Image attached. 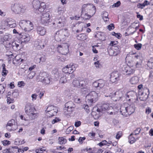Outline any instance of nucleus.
Listing matches in <instances>:
<instances>
[{
	"instance_id": "58",
	"label": "nucleus",
	"mask_w": 153,
	"mask_h": 153,
	"mask_svg": "<svg viewBox=\"0 0 153 153\" xmlns=\"http://www.w3.org/2000/svg\"><path fill=\"white\" fill-rule=\"evenodd\" d=\"M68 67H67V65L65 67H64L62 69V70L63 72L65 73L66 74L69 73L68 71Z\"/></svg>"
},
{
	"instance_id": "64",
	"label": "nucleus",
	"mask_w": 153,
	"mask_h": 153,
	"mask_svg": "<svg viewBox=\"0 0 153 153\" xmlns=\"http://www.w3.org/2000/svg\"><path fill=\"white\" fill-rule=\"evenodd\" d=\"M151 112V109L149 107H147L146 111V113L147 114H149Z\"/></svg>"
},
{
	"instance_id": "60",
	"label": "nucleus",
	"mask_w": 153,
	"mask_h": 153,
	"mask_svg": "<svg viewBox=\"0 0 153 153\" xmlns=\"http://www.w3.org/2000/svg\"><path fill=\"white\" fill-rule=\"evenodd\" d=\"M3 32L2 31H0V41L2 42L3 41V38H4Z\"/></svg>"
},
{
	"instance_id": "22",
	"label": "nucleus",
	"mask_w": 153,
	"mask_h": 153,
	"mask_svg": "<svg viewBox=\"0 0 153 153\" xmlns=\"http://www.w3.org/2000/svg\"><path fill=\"white\" fill-rule=\"evenodd\" d=\"M85 81L84 80H79L75 79L73 80L72 84L74 87L80 88L82 86V84Z\"/></svg>"
},
{
	"instance_id": "1",
	"label": "nucleus",
	"mask_w": 153,
	"mask_h": 153,
	"mask_svg": "<svg viewBox=\"0 0 153 153\" xmlns=\"http://www.w3.org/2000/svg\"><path fill=\"white\" fill-rule=\"evenodd\" d=\"M25 111L26 114L29 116L30 119L32 120L37 118V114L35 112L36 109L30 103H27L26 105Z\"/></svg>"
},
{
	"instance_id": "45",
	"label": "nucleus",
	"mask_w": 153,
	"mask_h": 153,
	"mask_svg": "<svg viewBox=\"0 0 153 153\" xmlns=\"http://www.w3.org/2000/svg\"><path fill=\"white\" fill-rule=\"evenodd\" d=\"M114 24L112 23L110 24L107 27V28L109 30H113L114 29Z\"/></svg>"
},
{
	"instance_id": "46",
	"label": "nucleus",
	"mask_w": 153,
	"mask_h": 153,
	"mask_svg": "<svg viewBox=\"0 0 153 153\" xmlns=\"http://www.w3.org/2000/svg\"><path fill=\"white\" fill-rule=\"evenodd\" d=\"M5 91V87L2 84H0V94H2Z\"/></svg>"
},
{
	"instance_id": "51",
	"label": "nucleus",
	"mask_w": 153,
	"mask_h": 153,
	"mask_svg": "<svg viewBox=\"0 0 153 153\" xmlns=\"http://www.w3.org/2000/svg\"><path fill=\"white\" fill-rule=\"evenodd\" d=\"M36 73L34 72H30L28 75V77L30 79H32L35 75Z\"/></svg>"
},
{
	"instance_id": "24",
	"label": "nucleus",
	"mask_w": 153,
	"mask_h": 153,
	"mask_svg": "<svg viewBox=\"0 0 153 153\" xmlns=\"http://www.w3.org/2000/svg\"><path fill=\"white\" fill-rule=\"evenodd\" d=\"M81 88V91L83 93L85 94L90 91V89L87 85V82L85 81L82 84Z\"/></svg>"
},
{
	"instance_id": "62",
	"label": "nucleus",
	"mask_w": 153,
	"mask_h": 153,
	"mask_svg": "<svg viewBox=\"0 0 153 153\" xmlns=\"http://www.w3.org/2000/svg\"><path fill=\"white\" fill-rule=\"evenodd\" d=\"M85 139L86 138L85 137H80L79 138V139H78V141L80 143L82 144V143L83 141L85 140Z\"/></svg>"
},
{
	"instance_id": "50",
	"label": "nucleus",
	"mask_w": 153,
	"mask_h": 153,
	"mask_svg": "<svg viewBox=\"0 0 153 153\" xmlns=\"http://www.w3.org/2000/svg\"><path fill=\"white\" fill-rule=\"evenodd\" d=\"M108 144V142L105 140L102 141V142L99 143L98 144L99 145L100 147H102L104 145H106Z\"/></svg>"
},
{
	"instance_id": "42",
	"label": "nucleus",
	"mask_w": 153,
	"mask_h": 153,
	"mask_svg": "<svg viewBox=\"0 0 153 153\" xmlns=\"http://www.w3.org/2000/svg\"><path fill=\"white\" fill-rule=\"evenodd\" d=\"M91 5H90V4H83L82 6V10H81V12H85V8H86V7H88V8H89V7H90V6Z\"/></svg>"
},
{
	"instance_id": "63",
	"label": "nucleus",
	"mask_w": 153,
	"mask_h": 153,
	"mask_svg": "<svg viewBox=\"0 0 153 153\" xmlns=\"http://www.w3.org/2000/svg\"><path fill=\"white\" fill-rule=\"evenodd\" d=\"M145 6L143 3L142 4L139 3L137 5L138 8H140L141 9L143 8Z\"/></svg>"
},
{
	"instance_id": "43",
	"label": "nucleus",
	"mask_w": 153,
	"mask_h": 153,
	"mask_svg": "<svg viewBox=\"0 0 153 153\" xmlns=\"http://www.w3.org/2000/svg\"><path fill=\"white\" fill-rule=\"evenodd\" d=\"M142 45L140 43L135 44L134 45V47L137 50H139L142 47Z\"/></svg>"
},
{
	"instance_id": "49",
	"label": "nucleus",
	"mask_w": 153,
	"mask_h": 153,
	"mask_svg": "<svg viewBox=\"0 0 153 153\" xmlns=\"http://www.w3.org/2000/svg\"><path fill=\"white\" fill-rule=\"evenodd\" d=\"M112 35L115 36L118 39H120L121 37V34L120 33H116L114 32H113L111 33Z\"/></svg>"
},
{
	"instance_id": "14",
	"label": "nucleus",
	"mask_w": 153,
	"mask_h": 153,
	"mask_svg": "<svg viewBox=\"0 0 153 153\" xmlns=\"http://www.w3.org/2000/svg\"><path fill=\"white\" fill-rule=\"evenodd\" d=\"M4 24L10 28H14L16 27V24L15 20L11 18H8L5 20Z\"/></svg>"
},
{
	"instance_id": "57",
	"label": "nucleus",
	"mask_w": 153,
	"mask_h": 153,
	"mask_svg": "<svg viewBox=\"0 0 153 153\" xmlns=\"http://www.w3.org/2000/svg\"><path fill=\"white\" fill-rule=\"evenodd\" d=\"M12 42H7L6 44L5 47L7 48H12V45H11Z\"/></svg>"
},
{
	"instance_id": "16",
	"label": "nucleus",
	"mask_w": 153,
	"mask_h": 153,
	"mask_svg": "<svg viewBox=\"0 0 153 153\" xmlns=\"http://www.w3.org/2000/svg\"><path fill=\"white\" fill-rule=\"evenodd\" d=\"M65 110L68 112H71L74 110L75 107V105L72 101H69L66 103L65 104Z\"/></svg>"
},
{
	"instance_id": "12",
	"label": "nucleus",
	"mask_w": 153,
	"mask_h": 153,
	"mask_svg": "<svg viewBox=\"0 0 153 153\" xmlns=\"http://www.w3.org/2000/svg\"><path fill=\"white\" fill-rule=\"evenodd\" d=\"M92 10L93 12L91 14H88L86 13H84V12H81V17L84 19L87 20L90 19L92 16H93L95 13L96 12V7L94 6H92Z\"/></svg>"
},
{
	"instance_id": "9",
	"label": "nucleus",
	"mask_w": 153,
	"mask_h": 153,
	"mask_svg": "<svg viewBox=\"0 0 153 153\" xmlns=\"http://www.w3.org/2000/svg\"><path fill=\"white\" fill-rule=\"evenodd\" d=\"M39 78L40 81L45 84L50 83L51 80V78L50 77L47 76L45 73L40 74Z\"/></svg>"
},
{
	"instance_id": "3",
	"label": "nucleus",
	"mask_w": 153,
	"mask_h": 153,
	"mask_svg": "<svg viewBox=\"0 0 153 153\" xmlns=\"http://www.w3.org/2000/svg\"><path fill=\"white\" fill-rule=\"evenodd\" d=\"M19 25L22 30L26 32H28L33 29V25L32 23L29 21H23L20 22Z\"/></svg>"
},
{
	"instance_id": "6",
	"label": "nucleus",
	"mask_w": 153,
	"mask_h": 153,
	"mask_svg": "<svg viewBox=\"0 0 153 153\" xmlns=\"http://www.w3.org/2000/svg\"><path fill=\"white\" fill-rule=\"evenodd\" d=\"M149 94V90L147 88H144L143 91H139L138 97L141 101H146L148 98Z\"/></svg>"
},
{
	"instance_id": "18",
	"label": "nucleus",
	"mask_w": 153,
	"mask_h": 153,
	"mask_svg": "<svg viewBox=\"0 0 153 153\" xmlns=\"http://www.w3.org/2000/svg\"><path fill=\"white\" fill-rule=\"evenodd\" d=\"M65 36V35L64 34L63 30H60L56 33L55 38L57 41H61L62 39H64Z\"/></svg>"
},
{
	"instance_id": "31",
	"label": "nucleus",
	"mask_w": 153,
	"mask_h": 153,
	"mask_svg": "<svg viewBox=\"0 0 153 153\" xmlns=\"http://www.w3.org/2000/svg\"><path fill=\"white\" fill-rule=\"evenodd\" d=\"M77 39L81 41H84L87 39V36L84 34H80L77 36Z\"/></svg>"
},
{
	"instance_id": "41",
	"label": "nucleus",
	"mask_w": 153,
	"mask_h": 153,
	"mask_svg": "<svg viewBox=\"0 0 153 153\" xmlns=\"http://www.w3.org/2000/svg\"><path fill=\"white\" fill-rule=\"evenodd\" d=\"M66 76H67L65 75V76L62 77L59 80L60 83H64L68 81Z\"/></svg>"
},
{
	"instance_id": "55",
	"label": "nucleus",
	"mask_w": 153,
	"mask_h": 153,
	"mask_svg": "<svg viewBox=\"0 0 153 153\" xmlns=\"http://www.w3.org/2000/svg\"><path fill=\"white\" fill-rule=\"evenodd\" d=\"M122 134L121 131L118 132L116 136V138L117 139H119L122 136Z\"/></svg>"
},
{
	"instance_id": "17",
	"label": "nucleus",
	"mask_w": 153,
	"mask_h": 153,
	"mask_svg": "<svg viewBox=\"0 0 153 153\" xmlns=\"http://www.w3.org/2000/svg\"><path fill=\"white\" fill-rule=\"evenodd\" d=\"M122 70L127 75L133 74L134 72V70L128 65H124L122 68Z\"/></svg>"
},
{
	"instance_id": "53",
	"label": "nucleus",
	"mask_w": 153,
	"mask_h": 153,
	"mask_svg": "<svg viewBox=\"0 0 153 153\" xmlns=\"http://www.w3.org/2000/svg\"><path fill=\"white\" fill-rule=\"evenodd\" d=\"M140 130L141 129L140 128H137L134 131L133 133H134V135H136L139 134L140 132Z\"/></svg>"
},
{
	"instance_id": "29",
	"label": "nucleus",
	"mask_w": 153,
	"mask_h": 153,
	"mask_svg": "<svg viewBox=\"0 0 153 153\" xmlns=\"http://www.w3.org/2000/svg\"><path fill=\"white\" fill-rule=\"evenodd\" d=\"M57 111L58 109H57V110H54L50 111H47L46 112V114L48 116L50 117L56 115L57 114Z\"/></svg>"
},
{
	"instance_id": "26",
	"label": "nucleus",
	"mask_w": 153,
	"mask_h": 153,
	"mask_svg": "<svg viewBox=\"0 0 153 153\" xmlns=\"http://www.w3.org/2000/svg\"><path fill=\"white\" fill-rule=\"evenodd\" d=\"M126 108L127 113L128 114V115H131L133 113L135 110V107L134 105L132 104L128 106H126Z\"/></svg>"
},
{
	"instance_id": "38",
	"label": "nucleus",
	"mask_w": 153,
	"mask_h": 153,
	"mask_svg": "<svg viewBox=\"0 0 153 153\" xmlns=\"http://www.w3.org/2000/svg\"><path fill=\"white\" fill-rule=\"evenodd\" d=\"M134 133H131L128 136L129 142L131 144L134 143L135 141V139L134 137L132 136Z\"/></svg>"
},
{
	"instance_id": "59",
	"label": "nucleus",
	"mask_w": 153,
	"mask_h": 153,
	"mask_svg": "<svg viewBox=\"0 0 153 153\" xmlns=\"http://www.w3.org/2000/svg\"><path fill=\"white\" fill-rule=\"evenodd\" d=\"M19 95V93L18 92L14 91L12 93V95L14 98L17 97Z\"/></svg>"
},
{
	"instance_id": "48",
	"label": "nucleus",
	"mask_w": 153,
	"mask_h": 153,
	"mask_svg": "<svg viewBox=\"0 0 153 153\" xmlns=\"http://www.w3.org/2000/svg\"><path fill=\"white\" fill-rule=\"evenodd\" d=\"M61 120L58 117H56L55 118L52 120L51 123L53 124H54L60 121Z\"/></svg>"
},
{
	"instance_id": "8",
	"label": "nucleus",
	"mask_w": 153,
	"mask_h": 153,
	"mask_svg": "<svg viewBox=\"0 0 153 153\" xmlns=\"http://www.w3.org/2000/svg\"><path fill=\"white\" fill-rule=\"evenodd\" d=\"M6 128L8 131H14L16 130L17 127L15 124V120L11 119L9 121L6 125Z\"/></svg>"
},
{
	"instance_id": "33",
	"label": "nucleus",
	"mask_w": 153,
	"mask_h": 153,
	"mask_svg": "<svg viewBox=\"0 0 153 153\" xmlns=\"http://www.w3.org/2000/svg\"><path fill=\"white\" fill-rule=\"evenodd\" d=\"M108 12H104L102 15V18L105 22H106L109 20V19L108 17Z\"/></svg>"
},
{
	"instance_id": "61",
	"label": "nucleus",
	"mask_w": 153,
	"mask_h": 153,
	"mask_svg": "<svg viewBox=\"0 0 153 153\" xmlns=\"http://www.w3.org/2000/svg\"><path fill=\"white\" fill-rule=\"evenodd\" d=\"M81 124V122L79 121H78L76 122H75V126L76 127H79L80 126Z\"/></svg>"
},
{
	"instance_id": "44",
	"label": "nucleus",
	"mask_w": 153,
	"mask_h": 153,
	"mask_svg": "<svg viewBox=\"0 0 153 153\" xmlns=\"http://www.w3.org/2000/svg\"><path fill=\"white\" fill-rule=\"evenodd\" d=\"M113 110L112 107L110 106V107L106 112H107V113L109 114L110 115H111L113 114Z\"/></svg>"
},
{
	"instance_id": "28",
	"label": "nucleus",
	"mask_w": 153,
	"mask_h": 153,
	"mask_svg": "<svg viewBox=\"0 0 153 153\" xmlns=\"http://www.w3.org/2000/svg\"><path fill=\"white\" fill-rule=\"evenodd\" d=\"M22 39L24 42H27L30 40V36L29 34L23 33L22 35Z\"/></svg>"
},
{
	"instance_id": "11",
	"label": "nucleus",
	"mask_w": 153,
	"mask_h": 153,
	"mask_svg": "<svg viewBox=\"0 0 153 153\" xmlns=\"http://www.w3.org/2000/svg\"><path fill=\"white\" fill-rule=\"evenodd\" d=\"M106 83L105 80L102 79H99L94 82L93 85L97 89H100L104 87Z\"/></svg>"
},
{
	"instance_id": "40",
	"label": "nucleus",
	"mask_w": 153,
	"mask_h": 153,
	"mask_svg": "<svg viewBox=\"0 0 153 153\" xmlns=\"http://www.w3.org/2000/svg\"><path fill=\"white\" fill-rule=\"evenodd\" d=\"M57 108L56 107L53 105H49L47 108L46 111H50L52 110H57Z\"/></svg>"
},
{
	"instance_id": "34",
	"label": "nucleus",
	"mask_w": 153,
	"mask_h": 153,
	"mask_svg": "<svg viewBox=\"0 0 153 153\" xmlns=\"http://www.w3.org/2000/svg\"><path fill=\"white\" fill-rule=\"evenodd\" d=\"M20 43L17 41H14L12 42V48L14 50H16L19 47Z\"/></svg>"
},
{
	"instance_id": "39",
	"label": "nucleus",
	"mask_w": 153,
	"mask_h": 153,
	"mask_svg": "<svg viewBox=\"0 0 153 153\" xmlns=\"http://www.w3.org/2000/svg\"><path fill=\"white\" fill-rule=\"evenodd\" d=\"M5 64H3L2 65V75L3 76H5L7 74V73H8V71L5 68Z\"/></svg>"
},
{
	"instance_id": "56",
	"label": "nucleus",
	"mask_w": 153,
	"mask_h": 153,
	"mask_svg": "<svg viewBox=\"0 0 153 153\" xmlns=\"http://www.w3.org/2000/svg\"><path fill=\"white\" fill-rule=\"evenodd\" d=\"M121 4L120 1H118L116 3H114L113 5V7H119Z\"/></svg>"
},
{
	"instance_id": "54",
	"label": "nucleus",
	"mask_w": 153,
	"mask_h": 153,
	"mask_svg": "<svg viewBox=\"0 0 153 153\" xmlns=\"http://www.w3.org/2000/svg\"><path fill=\"white\" fill-rule=\"evenodd\" d=\"M2 143L4 146H6L10 144V142L7 140H4L2 141Z\"/></svg>"
},
{
	"instance_id": "32",
	"label": "nucleus",
	"mask_w": 153,
	"mask_h": 153,
	"mask_svg": "<svg viewBox=\"0 0 153 153\" xmlns=\"http://www.w3.org/2000/svg\"><path fill=\"white\" fill-rule=\"evenodd\" d=\"M139 79L136 76H134L131 78L130 82L132 84H135L138 83Z\"/></svg>"
},
{
	"instance_id": "30",
	"label": "nucleus",
	"mask_w": 153,
	"mask_h": 153,
	"mask_svg": "<svg viewBox=\"0 0 153 153\" xmlns=\"http://www.w3.org/2000/svg\"><path fill=\"white\" fill-rule=\"evenodd\" d=\"M135 54V53H131L130 54V55L128 56L129 58V59H131V62H133L136 59H138L139 56L138 55H134Z\"/></svg>"
},
{
	"instance_id": "15",
	"label": "nucleus",
	"mask_w": 153,
	"mask_h": 153,
	"mask_svg": "<svg viewBox=\"0 0 153 153\" xmlns=\"http://www.w3.org/2000/svg\"><path fill=\"white\" fill-rule=\"evenodd\" d=\"M120 76V74L118 71H114L111 74L110 80L113 83L114 82L119 80Z\"/></svg>"
},
{
	"instance_id": "7",
	"label": "nucleus",
	"mask_w": 153,
	"mask_h": 153,
	"mask_svg": "<svg viewBox=\"0 0 153 153\" xmlns=\"http://www.w3.org/2000/svg\"><path fill=\"white\" fill-rule=\"evenodd\" d=\"M125 92L123 90H120L114 92V93H111V94L109 95V97H111V98L114 97L116 99L114 100L117 101L119 100L121 98H122L124 96Z\"/></svg>"
},
{
	"instance_id": "52",
	"label": "nucleus",
	"mask_w": 153,
	"mask_h": 153,
	"mask_svg": "<svg viewBox=\"0 0 153 153\" xmlns=\"http://www.w3.org/2000/svg\"><path fill=\"white\" fill-rule=\"evenodd\" d=\"M128 95H129L130 97H133L136 95V93L133 91H129L128 92Z\"/></svg>"
},
{
	"instance_id": "47",
	"label": "nucleus",
	"mask_w": 153,
	"mask_h": 153,
	"mask_svg": "<svg viewBox=\"0 0 153 153\" xmlns=\"http://www.w3.org/2000/svg\"><path fill=\"white\" fill-rule=\"evenodd\" d=\"M12 56H13L15 58V60L16 61V62H19L20 61V62H22V61L23 60V59H17V57L16 56H13V54L9 55V58H13Z\"/></svg>"
},
{
	"instance_id": "4",
	"label": "nucleus",
	"mask_w": 153,
	"mask_h": 153,
	"mask_svg": "<svg viewBox=\"0 0 153 153\" xmlns=\"http://www.w3.org/2000/svg\"><path fill=\"white\" fill-rule=\"evenodd\" d=\"M98 95L94 91L90 92L86 96V102L91 105L93 103H94L97 100Z\"/></svg>"
},
{
	"instance_id": "5",
	"label": "nucleus",
	"mask_w": 153,
	"mask_h": 153,
	"mask_svg": "<svg viewBox=\"0 0 153 153\" xmlns=\"http://www.w3.org/2000/svg\"><path fill=\"white\" fill-rule=\"evenodd\" d=\"M11 9L16 14L23 13L26 9L25 6L17 3L12 4L11 6Z\"/></svg>"
},
{
	"instance_id": "35",
	"label": "nucleus",
	"mask_w": 153,
	"mask_h": 153,
	"mask_svg": "<svg viewBox=\"0 0 153 153\" xmlns=\"http://www.w3.org/2000/svg\"><path fill=\"white\" fill-rule=\"evenodd\" d=\"M58 143L60 145L64 144L67 142L66 139L63 137H59L58 138Z\"/></svg>"
},
{
	"instance_id": "25",
	"label": "nucleus",
	"mask_w": 153,
	"mask_h": 153,
	"mask_svg": "<svg viewBox=\"0 0 153 153\" xmlns=\"http://www.w3.org/2000/svg\"><path fill=\"white\" fill-rule=\"evenodd\" d=\"M36 31L37 33L41 36H44L45 34L46 30L44 27L40 26H37Z\"/></svg>"
},
{
	"instance_id": "2",
	"label": "nucleus",
	"mask_w": 153,
	"mask_h": 153,
	"mask_svg": "<svg viewBox=\"0 0 153 153\" xmlns=\"http://www.w3.org/2000/svg\"><path fill=\"white\" fill-rule=\"evenodd\" d=\"M33 8L35 10V12L39 13L38 11L40 12H43L46 8V5L44 3H41L38 0H34L33 2Z\"/></svg>"
},
{
	"instance_id": "27",
	"label": "nucleus",
	"mask_w": 153,
	"mask_h": 153,
	"mask_svg": "<svg viewBox=\"0 0 153 153\" xmlns=\"http://www.w3.org/2000/svg\"><path fill=\"white\" fill-rule=\"evenodd\" d=\"M76 65L73 64H71L69 65H67L68 67V71L69 73L71 74L72 73L76 70Z\"/></svg>"
},
{
	"instance_id": "37",
	"label": "nucleus",
	"mask_w": 153,
	"mask_h": 153,
	"mask_svg": "<svg viewBox=\"0 0 153 153\" xmlns=\"http://www.w3.org/2000/svg\"><path fill=\"white\" fill-rule=\"evenodd\" d=\"M65 75L67 76L66 77L68 81H69L71 79H73L75 76V75L74 74H71L70 73L66 74Z\"/></svg>"
},
{
	"instance_id": "21",
	"label": "nucleus",
	"mask_w": 153,
	"mask_h": 153,
	"mask_svg": "<svg viewBox=\"0 0 153 153\" xmlns=\"http://www.w3.org/2000/svg\"><path fill=\"white\" fill-rule=\"evenodd\" d=\"M69 45L68 44H65L61 45H59L58 48H62L60 49L62 51L61 52L62 54L65 55L69 52L68 48Z\"/></svg>"
},
{
	"instance_id": "13",
	"label": "nucleus",
	"mask_w": 153,
	"mask_h": 153,
	"mask_svg": "<svg viewBox=\"0 0 153 153\" xmlns=\"http://www.w3.org/2000/svg\"><path fill=\"white\" fill-rule=\"evenodd\" d=\"M50 16L49 12L43 13L41 17V22L43 24L48 22L50 19Z\"/></svg>"
},
{
	"instance_id": "19",
	"label": "nucleus",
	"mask_w": 153,
	"mask_h": 153,
	"mask_svg": "<svg viewBox=\"0 0 153 153\" xmlns=\"http://www.w3.org/2000/svg\"><path fill=\"white\" fill-rule=\"evenodd\" d=\"M110 107V106H109L108 103H104L100 107L97 109V111L99 112H101L102 113H105Z\"/></svg>"
},
{
	"instance_id": "36",
	"label": "nucleus",
	"mask_w": 153,
	"mask_h": 153,
	"mask_svg": "<svg viewBox=\"0 0 153 153\" xmlns=\"http://www.w3.org/2000/svg\"><path fill=\"white\" fill-rule=\"evenodd\" d=\"M12 36L11 35L7 34L4 36L3 38V42L4 41H8L11 38Z\"/></svg>"
},
{
	"instance_id": "10",
	"label": "nucleus",
	"mask_w": 153,
	"mask_h": 153,
	"mask_svg": "<svg viewBox=\"0 0 153 153\" xmlns=\"http://www.w3.org/2000/svg\"><path fill=\"white\" fill-rule=\"evenodd\" d=\"M47 42L45 39L41 40H38L35 42L34 46L38 50L43 49L46 45Z\"/></svg>"
},
{
	"instance_id": "23",
	"label": "nucleus",
	"mask_w": 153,
	"mask_h": 153,
	"mask_svg": "<svg viewBox=\"0 0 153 153\" xmlns=\"http://www.w3.org/2000/svg\"><path fill=\"white\" fill-rule=\"evenodd\" d=\"M120 112L125 117L128 116V114L127 112L126 105L123 104L121 105L120 108Z\"/></svg>"
},
{
	"instance_id": "20",
	"label": "nucleus",
	"mask_w": 153,
	"mask_h": 153,
	"mask_svg": "<svg viewBox=\"0 0 153 153\" xmlns=\"http://www.w3.org/2000/svg\"><path fill=\"white\" fill-rule=\"evenodd\" d=\"M56 21L57 22L58 27L60 28L64 26L66 19L64 17L62 16L56 19Z\"/></svg>"
}]
</instances>
